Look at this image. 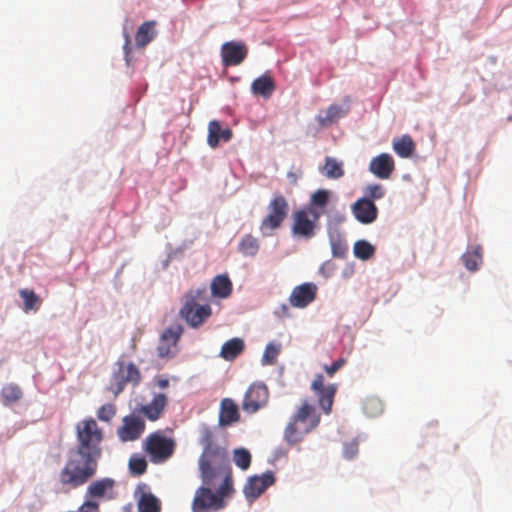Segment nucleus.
Instances as JSON below:
<instances>
[{"mask_svg": "<svg viewBox=\"0 0 512 512\" xmlns=\"http://www.w3.org/2000/svg\"><path fill=\"white\" fill-rule=\"evenodd\" d=\"M139 512H161V502L152 493H143L137 501Z\"/></svg>", "mask_w": 512, "mask_h": 512, "instance_id": "obj_28", "label": "nucleus"}, {"mask_svg": "<svg viewBox=\"0 0 512 512\" xmlns=\"http://www.w3.org/2000/svg\"><path fill=\"white\" fill-rule=\"evenodd\" d=\"M394 151L402 158H408L412 155L415 144L409 135H403L393 140Z\"/></svg>", "mask_w": 512, "mask_h": 512, "instance_id": "obj_29", "label": "nucleus"}, {"mask_svg": "<svg viewBox=\"0 0 512 512\" xmlns=\"http://www.w3.org/2000/svg\"><path fill=\"white\" fill-rule=\"evenodd\" d=\"M322 212L307 208L296 210L292 215V234L298 238L311 239L315 236Z\"/></svg>", "mask_w": 512, "mask_h": 512, "instance_id": "obj_8", "label": "nucleus"}, {"mask_svg": "<svg viewBox=\"0 0 512 512\" xmlns=\"http://www.w3.org/2000/svg\"><path fill=\"white\" fill-rule=\"evenodd\" d=\"M317 294V286L314 283H303L293 288L289 302L295 308H305L312 303Z\"/></svg>", "mask_w": 512, "mask_h": 512, "instance_id": "obj_17", "label": "nucleus"}, {"mask_svg": "<svg viewBox=\"0 0 512 512\" xmlns=\"http://www.w3.org/2000/svg\"><path fill=\"white\" fill-rule=\"evenodd\" d=\"M363 410L370 417L377 416L383 410L382 403L377 398H367L363 402Z\"/></svg>", "mask_w": 512, "mask_h": 512, "instance_id": "obj_41", "label": "nucleus"}, {"mask_svg": "<svg viewBox=\"0 0 512 512\" xmlns=\"http://www.w3.org/2000/svg\"><path fill=\"white\" fill-rule=\"evenodd\" d=\"M269 400V390L263 383H253L245 393L242 409L247 413H255L265 407Z\"/></svg>", "mask_w": 512, "mask_h": 512, "instance_id": "obj_13", "label": "nucleus"}, {"mask_svg": "<svg viewBox=\"0 0 512 512\" xmlns=\"http://www.w3.org/2000/svg\"><path fill=\"white\" fill-rule=\"evenodd\" d=\"M184 332V328L180 324L169 326L160 335L157 346V354L159 358L170 359L177 355L179 348L178 343Z\"/></svg>", "mask_w": 512, "mask_h": 512, "instance_id": "obj_10", "label": "nucleus"}, {"mask_svg": "<svg viewBox=\"0 0 512 512\" xmlns=\"http://www.w3.org/2000/svg\"><path fill=\"white\" fill-rule=\"evenodd\" d=\"M117 407L113 403H107L100 406L97 410V418L100 421L109 423L116 415Z\"/></svg>", "mask_w": 512, "mask_h": 512, "instance_id": "obj_40", "label": "nucleus"}, {"mask_svg": "<svg viewBox=\"0 0 512 512\" xmlns=\"http://www.w3.org/2000/svg\"><path fill=\"white\" fill-rule=\"evenodd\" d=\"M1 395H2L3 402L6 405H9V404L19 401L22 398L23 393H22L21 388L18 385L7 384L6 386H4L2 388Z\"/></svg>", "mask_w": 512, "mask_h": 512, "instance_id": "obj_34", "label": "nucleus"}, {"mask_svg": "<svg viewBox=\"0 0 512 512\" xmlns=\"http://www.w3.org/2000/svg\"><path fill=\"white\" fill-rule=\"evenodd\" d=\"M248 48L243 42L230 41L221 47L223 64H240L244 61Z\"/></svg>", "mask_w": 512, "mask_h": 512, "instance_id": "obj_18", "label": "nucleus"}, {"mask_svg": "<svg viewBox=\"0 0 512 512\" xmlns=\"http://www.w3.org/2000/svg\"><path fill=\"white\" fill-rule=\"evenodd\" d=\"M346 363V360L344 358H339L338 360L334 361L331 365H324V370L328 374V376L332 377L337 371H339L344 364Z\"/></svg>", "mask_w": 512, "mask_h": 512, "instance_id": "obj_45", "label": "nucleus"}, {"mask_svg": "<svg viewBox=\"0 0 512 512\" xmlns=\"http://www.w3.org/2000/svg\"><path fill=\"white\" fill-rule=\"evenodd\" d=\"M129 469L132 474L137 476L144 474L147 470V462L145 458L132 456L129 460Z\"/></svg>", "mask_w": 512, "mask_h": 512, "instance_id": "obj_43", "label": "nucleus"}, {"mask_svg": "<svg viewBox=\"0 0 512 512\" xmlns=\"http://www.w3.org/2000/svg\"><path fill=\"white\" fill-rule=\"evenodd\" d=\"M79 512H99V505L95 502L86 501L80 507Z\"/></svg>", "mask_w": 512, "mask_h": 512, "instance_id": "obj_48", "label": "nucleus"}, {"mask_svg": "<svg viewBox=\"0 0 512 512\" xmlns=\"http://www.w3.org/2000/svg\"><path fill=\"white\" fill-rule=\"evenodd\" d=\"M156 384H157V386H158L159 388H161V389H165L166 387H168V385H169V381H168V379H165V378H158V379L156 380Z\"/></svg>", "mask_w": 512, "mask_h": 512, "instance_id": "obj_51", "label": "nucleus"}, {"mask_svg": "<svg viewBox=\"0 0 512 512\" xmlns=\"http://www.w3.org/2000/svg\"><path fill=\"white\" fill-rule=\"evenodd\" d=\"M123 36H124V39H125L124 46H123L124 53H125V58H126V61L129 62L131 60L129 58V54L131 53V50H132L131 38H130L129 33L126 32V31H124Z\"/></svg>", "mask_w": 512, "mask_h": 512, "instance_id": "obj_47", "label": "nucleus"}, {"mask_svg": "<svg viewBox=\"0 0 512 512\" xmlns=\"http://www.w3.org/2000/svg\"><path fill=\"white\" fill-rule=\"evenodd\" d=\"M329 201V191L324 189H319L314 192L311 196L310 202L306 207L313 212H322L324 213V209Z\"/></svg>", "mask_w": 512, "mask_h": 512, "instance_id": "obj_30", "label": "nucleus"}, {"mask_svg": "<svg viewBox=\"0 0 512 512\" xmlns=\"http://www.w3.org/2000/svg\"><path fill=\"white\" fill-rule=\"evenodd\" d=\"M176 443L172 438L164 435L162 431H156L147 436L143 448L153 463L167 461L175 451Z\"/></svg>", "mask_w": 512, "mask_h": 512, "instance_id": "obj_6", "label": "nucleus"}, {"mask_svg": "<svg viewBox=\"0 0 512 512\" xmlns=\"http://www.w3.org/2000/svg\"><path fill=\"white\" fill-rule=\"evenodd\" d=\"M200 444L203 446V450L209 449H215V448H222V446H219L214 443L213 441V432L208 426H202L200 428Z\"/></svg>", "mask_w": 512, "mask_h": 512, "instance_id": "obj_39", "label": "nucleus"}, {"mask_svg": "<svg viewBox=\"0 0 512 512\" xmlns=\"http://www.w3.org/2000/svg\"><path fill=\"white\" fill-rule=\"evenodd\" d=\"M358 452V444L356 441H351L344 445V456L347 459H352Z\"/></svg>", "mask_w": 512, "mask_h": 512, "instance_id": "obj_46", "label": "nucleus"}, {"mask_svg": "<svg viewBox=\"0 0 512 512\" xmlns=\"http://www.w3.org/2000/svg\"><path fill=\"white\" fill-rule=\"evenodd\" d=\"M395 169V162L390 154L382 153L374 157L369 164V171L379 179H388Z\"/></svg>", "mask_w": 512, "mask_h": 512, "instance_id": "obj_20", "label": "nucleus"}, {"mask_svg": "<svg viewBox=\"0 0 512 512\" xmlns=\"http://www.w3.org/2000/svg\"><path fill=\"white\" fill-rule=\"evenodd\" d=\"M364 193V198H368L373 202L374 200L382 199L386 194V189L381 184H370L366 186Z\"/></svg>", "mask_w": 512, "mask_h": 512, "instance_id": "obj_42", "label": "nucleus"}, {"mask_svg": "<svg viewBox=\"0 0 512 512\" xmlns=\"http://www.w3.org/2000/svg\"><path fill=\"white\" fill-rule=\"evenodd\" d=\"M331 247L333 256L338 258L345 257L348 250L346 243H344L342 240H332Z\"/></svg>", "mask_w": 512, "mask_h": 512, "instance_id": "obj_44", "label": "nucleus"}, {"mask_svg": "<svg viewBox=\"0 0 512 512\" xmlns=\"http://www.w3.org/2000/svg\"><path fill=\"white\" fill-rule=\"evenodd\" d=\"M244 348L245 344L242 339L232 338L222 345L220 356L227 361H232L244 351Z\"/></svg>", "mask_w": 512, "mask_h": 512, "instance_id": "obj_27", "label": "nucleus"}, {"mask_svg": "<svg viewBox=\"0 0 512 512\" xmlns=\"http://www.w3.org/2000/svg\"><path fill=\"white\" fill-rule=\"evenodd\" d=\"M206 290H190L184 295V304L179 311V315L192 328L202 326L212 315V308L209 304H200L199 301L205 299Z\"/></svg>", "mask_w": 512, "mask_h": 512, "instance_id": "obj_5", "label": "nucleus"}, {"mask_svg": "<svg viewBox=\"0 0 512 512\" xmlns=\"http://www.w3.org/2000/svg\"><path fill=\"white\" fill-rule=\"evenodd\" d=\"M352 212L355 218L362 224H370L377 219L378 209L368 198L358 199L352 205Z\"/></svg>", "mask_w": 512, "mask_h": 512, "instance_id": "obj_19", "label": "nucleus"}, {"mask_svg": "<svg viewBox=\"0 0 512 512\" xmlns=\"http://www.w3.org/2000/svg\"><path fill=\"white\" fill-rule=\"evenodd\" d=\"M233 461L237 467L242 470H247L251 464V454L244 448L235 449L233 452Z\"/></svg>", "mask_w": 512, "mask_h": 512, "instance_id": "obj_37", "label": "nucleus"}, {"mask_svg": "<svg viewBox=\"0 0 512 512\" xmlns=\"http://www.w3.org/2000/svg\"><path fill=\"white\" fill-rule=\"evenodd\" d=\"M339 108L337 106H331L327 110V119L332 122L338 117Z\"/></svg>", "mask_w": 512, "mask_h": 512, "instance_id": "obj_50", "label": "nucleus"}, {"mask_svg": "<svg viewBox=\"0 0 512 512\" xmlns=\"http://www.w3.org/2000/svg\"><path fill=\"white\" fill-rule=\"evenodd\" d=\"M168 404V398L163 393L155 394L152 401L145 405H140L134 411L141 417H145L149 421H157L163 415Z\"/></svg>", "mask_w": 512, "mask_h": 512, "instance_id": "obj_16", "label": "nucleus"}, {"mask_svg": "<svg viewBox=\"0 0 512 512\" xmlns=\"http://www.w3.org/2000/svg\"><path fill=\"white\" fill-rule=\"evenodd\" d=\"M75 430L77 444L74 449L77 450V453L86 454L99 460L102 455L101 443L104 435L96 420L84 419L76 424Z\"/></svg>", "mask_w": 512, "mask_h": 512, "instance_id": "obj_4", "label": "nucleus"}, {"mask_svg": "<svg viewBox=\"0 0 512 512\" xmlns=\"http://www.w3.org/2000/svg\"><path fill=\"white\" fill-rule=\"evenodd\" d=\"M251 90L255 95L269 98L275 90L274 80L269 74H264L252 82Z\"/></svg>", "mask_w": 512, "mask_h": 512, "instance_id": "obj_24", "label": "nucleus"}, {"mask_svg": "<svg viewBox=\"0 0 512 512\" xmlns=\"http://www.w3.org/2000/svg\"><path fill=\"white\" fill-rule=\"evenodd\" d=\"M275 477L271 471H267L261 475H254L248 478L243 487V493L249 502L255 501L266 489L272 486Z\"/></svg>", "mask_w": 512, "mask_h": 512, "instance_id": "obj_15", "label": "nucleus"}, {"mask_svg": "<svg viewBox=\"0 0 512 512\" xmlns=\"http://www.w3.org/2000/svg\"><path fill=\"white\" fill-rule=\"evenodd\" d=\"M19 295L23 299V310L25 312L37 311L39 309L42 300L34 291L21 289Z\"/></svg>", "mask_w": 512, "mask_h": 512, "instance_id": "obj_32", "label": "nucleus"}, {"mask_svg": "<svg viewBox=\"0 0 512 512\" xmlns=\"http://www.w3.org/2000/svg\"><path fill=\"white\" fill-rule=\"evenodd\" d=\"M322 172L329 179H338L344 175L342 163L332 157L325 158Z\"/></svg>", "mask_w": 512, "mask_h": 512, "instance_id": "obj_33", "label": "nucleus"}, {"mask_svg": "<svg viewBox=\"0 0 512 512\" xmlns=\"http://www.w3.org/2000/svg\"><path fill=\"white\" fill-rule=\"evenodd\" d=\"M311 390L318 398L319 406L326 414H329L332 410L334 397L337 392V385L329 384L325 386L323 375L317 374L311 383Z\"/></svg>", "mask_w": 512, "mask_h": 512, "instance_id": "obj_14", "label": "nucleus"}, {"mask_svg": "<svg viewBox=\"0 0 512 512\" xmlns=\"http://www.w3.org/2000/svg\"><path fill=\"white\" fill-rule=\"evenodd\" d=\"M319 421L320 418L316 415L314 406L304 400L288 422L284 430V440L290 446L300 443L308 433L318 426Z\"/></svg>", "mask_w": 512, "mask_h": 512, "instance_id": "obj_3", "label": "nucleus"}, {"mask_svg": "<svg viewBox=\"0 0 512 512\" xmlns=\"http://www.w3.org/2000/svg\"><path fill=\"white\" fill-rule=\"evenodd\" d=\"M232 136V130L228 127L222 128L219 121L212 120L209 122L207 142L211 148L218 147L220 141L228 142Z\"/></svg>", "mask_w": 512, "mask_h": 512, "instance_id": "obj_21", "label": "nucleus"}, {"mask_svg": "<svg viewBox=\"0 0 512 512\" xmlns=\"http://www.w3.org/2000/svg\"><path fill=\"white\" fill-rule=\"evenodd\" d=\"M211 487L212 486L205 485L197 489L192 504L194 512H202L210 508L217 510L224 506L223 498L228 497L229 495H220L218 488L216 489V492L213 493Z\"/></svg>", "mask_w": 512, "mask_h": 512, "instance_id": "obj_12", "label": "nucleus"}, {"mask_svg": "<svg viewBox=\"0 0 512 512\" xmlns=\"http://www.w3.org/2000/svg\"><path fill=\"white\" fill-rule=\"evenodd\" d=\"M267 215L262 219L260 231L264 236L281 227L288 216L289 204L283 195H275L267 206Z\"/></svg>", "mask_w": 512, "mask_h": 512, "instance_id": "obj_7", "label": "nucleus"}, {"mask_svg": "<svg viewBox=\"0 0 512 512\" xmlns=\"http://www.w3.org/2000/svg\"><path fill=\"white\" fill-rule=\"evenodd\" d=\"M156 21L150 20L142 23L135 34V45L138 48L147 46L156 36Z\"/></svg>", "mask_w": 512, "mask_h": 512, "instance_id": "obj_23", "label": "nucleus"}, {"mask_svg": "<svg viewBox=\"0 0 512 512\" xmlns=\"http://www.w3.org/2000/svg\"><path fill=\"white\" fill-rule=\"evenodd\" d=\"M239 420V411L233 400L225 398L221 401L219 423L222 426L230 425Z\"/></svg>", "mask_w": 512, "mask_h": 512, "instance_id": "obj_22", "label": "nucleus"}, {"mask_svg": "<svg viewBox=\"0 0 512 512\" xmlns=\"http://www.w3.org/2000/svg\"><path fill=\"white\" fill-rule=\"evenodd\" d=\"M465 267L470 271H475L479 268L482 262V249L480 246H474L466 251L462 256Z\"/></svg>", "mask_w": 512, "mask_h": 512, "instance_id": "obj_31", "label": "nucleus"}, {"mask_svg": "<svg viewBox=\"0 0 512 512\" xmlns=\"http://www.w3.org/2000/svg\"><path fill=\"white\" fill-rule=\"evenodd\" d=\"M302 175V172L301 170H298V171H289L287 173V178L289 180V182L293 185V186H296L297 183H298V179L301 177Z\"/></svg>", "mask_w": 512, "mask_h": 512, "instance_id": "obj_49", "label": "nucleus"}, {"mask_svg": "<svg viewBox=\"0 0 512 512\" xmlns=\"http://www.w3.org/2000/svg\"><path fill=\"white\" fill-rule=\"evenodd\" d=\"M280 350H281V345L278 344H274V343H269L266 348H265V351L263 353V356H262V364L263 365H273L276 363V360H277V357L280 353Z\"/></svg>", "mask_w": 512, "mask_h": 512, "instance_id": "obj_38", "label": "nucleus"}, {"mask_svg": "<svg viewBox=\"0 0 512 512\" xmlns=\"http://www.w3.org/2000/svg\"><path fill=\"white\" fill-rule=\"evenodd\" d=\"M259 250L258 240L252 235L243 237L239 244V251L245 256H254Z\"/></svg>", "mask_w": 512, "mask_h": 512, "instance_id": "obj_36", "label": "nucleus"}, {"mask_svg": "<svg viewBox=\"0 0 512 512\" xmlns=\"http://www.w3.org/2000/svg\"><path fill=\"white\" fill-rule=\"evenodd\" d=\"M354 254L358 259L368 260L375 254V247L365 240H359L354 244Z\"/></svg>", "mask_w": 512, "mask_h": 512, "instance_id": "obj_35", "label": "nucleus"}, {"mask_svg": "<svg viewBox=\"0 0 512 512\" xmlns=\"http://www.w3.org/2000/svg\"><path fill=\"white\" fill-rule=\"evenodd\" d=\"M198 464L204 485H218L220 495H231L234 492L232 469L226 448L203 450Z\"/></svg>", "mask_w": 512, "mask_h": 512, "instance_id": "obj_1", "label": "nucleus"}, {"mask_svg": "<svg viewBox=\"0 0 512 512\" xmlns=\"http://www.w3.org/2000/svg\"><path fill=\"white\" fill-rule=\"evenodd\" d=\"M116 366L118 368L113 372L110 385L107 387V390L115 397L124 390L128 383L137 386L141 382V373L135 364L118 361Z\"/></svg>", "mask_w": 512, "mask_h": 512, "instance_id": "obj_9", "label": "nucleus"}, {"mask_svg": "<svg viewBox=\"0 0 512 512\" xmlns=\"http://www.w3.org/2000/svg\"><path fill=\"white\" fill-rule=\"evenodd\" d=\"M115 481L111 478H103L92 482L87 488V495L92 498H101L113 491Z\"/></svg>", "mask_w": 512, "mask_h": 512, "instance_id": "obj_25", "label": "nucleus"}, {"mask_svg": "<svg viewBox=\"0 0 512 512\" xmlns=\"http://www.w3.org/2000/svg\"><path fill=\"white\" fill-rule=\"evenodd\" d=\"M145 428L143 417L133 410L131 414L122 418V425L117 428L116 433L121 442H133L142 436Z\"/></svg>", "mask_w": 512, "mask_h": 512, "instance_id": "obj_11", "label": "nucleus"}, {"mask_svg": "<svg viewBox=\"0 0 512 512\" xmlns=\"http://www.w3.org/2000/svg\"><path fill=\"white\" fill-rule=\"evenodd\" d=\"M211 293L214 297L227 298L232 293V282L227 275H217L211 282Z\"/></svg>", "mask_w": 512, "mask_h": 512, "instance_id": "obj_26", "label": "nucleus"}, {"mask_svg": "<svg viewBox=\"0 0 512 512\" xmlns=\"http://www.w3.org/2000/svg\"><path fill=\"white\" fill-rule=\"evenodd\" d=\"M282 308H283L285 311H287V310H288V308H287V306H286V305H283V307H282Z\"/></svg>", "mask_w": 512, "mask_h": 512, "instance_id": "obj_52", "label": "nucleus"}, {"mask_svg": "<svg viewBox=\"0 0 512 512\" xmlns=\"http://www.w3.org/2000/svg\"><path fill=\"white\" fill-rule=\"evenodd\" d=\"M98 459L86 454H78L73 449L65 466L59 473L60 483L69 489H76L91 479L97 471Z\"/></svg>", "mask_w": 512, "mask_h": 512, "instance_id": "obj_2", "label": "nucleus"}]
</instances>
